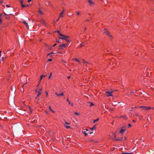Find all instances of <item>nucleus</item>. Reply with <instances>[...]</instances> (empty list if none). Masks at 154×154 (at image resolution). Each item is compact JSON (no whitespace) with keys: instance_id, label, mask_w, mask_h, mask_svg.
<instances>
[{"instance_id":"nucleus-1","label":"nucleus","mask_w":154,"mask_h":154,"mask_svg":"<svg viewBox=\"0 0 154 154\" xmlns=\"http://www.w3.org/2000/svg\"><path fill=\"white\" fill-rule=\"evenodd\" d=\"M113 90L112 89L110 91H106L105 92V95L107 97H108L109 96H112V93L113 92Z\"/></svg>"},{"instance_id":"nucleus-2","label":"nucleus","mask_w":154,"mask_h":154,"mask_svg":"<svg viewBox=\"0 0 154 154\" xmlns=\"http://www.w3.org/2000/svg\"><path fill=\"white\" fill-rule=\"evenodd\" d=\"M102 31L103 33L105 34L106 35H109L111 38L112 37V36L110 34L109 32L107 31L106 29H104Z\"/></svg>"},{"instance_id":"nucleus-3","label":"nucleus","mask_w":154,"mask_h":154,"mask_svg":"<svg viewBox=\"0 0 154 154\" xmlns=\"http://www.w3.org/2000/svg\"><path fill=\"white\" fill-rule=\"evenodd\" d=\"M60 35L61 36H62V37H60L59 38L60 39H65L66 41H67V37L64 35L61 34H60Z\"/></svg>"},{"instance_id":"nucleus-4","label":"nucleus","mask_w":154,"mask_h":154,"mask_svg":"<svg viewBox=\"0 0 154 154\" xmlns=\"http://www.w3.org/2000/svg\"><path fill=\"white\" fill-rule=\"evenodd\" d=\"M140 107L143 108V109L146 110H149L151 109H153V108H152L150 106H140Z\"/></svg>"},{"instance_id":"nucleus-5","label":"nucleus","mask_w":154,"mask_h":154,"mask_svg":"<svg viewBox=\"0 0 154 154\" xmlns=\"http://www.w3.org/2000/svg\"><path fill=\"white\" fill-rule=\"evenodd\" d=\"M42 90V88H41L38 90L37 91V89H36L35 90V91L36 92H37L38 93V94L37 95V97L36 98V99L37 98V97H38L41 94V91Z\"/></svg>"},{"instance_id":"nucleus-6","label":"nucleus","mask_w":154,"mask_h":154,"mask_svg":"<svg viewBox=\"0 0 154 154\" xmlns=\"http://www.w3.org/2000/svg\"><path fill=\"white\" fill-rule=\"evenodd\" d=\"M125 131V126L123 127H122V128L121 129L119 133L123 134L124 132Z\"/></svg>"},{"instance_id":"nucleus-7","label":"nucleus","mask_w":154,"mask_h":154,"mask_svg":"<svg viewBox=\"0 0 154 154\" xmlns=\"http://www.w3.org/2000/svg\"><path fill=\"white\" fill-rule=\"evenodd\" d=\"M66 45L64 44H63L62 45H59V49H62L63 48H65L66 47Z\"/></svg>"},{"instance_id":"nucleus-8","label":"nucleus","mask_w":154,"mask_h":154,"mask_svg":"<svg viewBox=\"0 0 154 154\" xmlns=\"http://www.w3.org/2000/svg\"><path fill=\"white\" fill-rule=\"evenodd\" d=\"M88 2L91 6H93L94 4V2H92L90 0H88Z\"/></svg>"},{"instance_id":"nucleus-9","label":"nucleus","mask_w":154,"mask_h":154,"mask_svg":"<svg viewBox=\"0 0 154 154\" xmlns=\"http://www.w3.org/2000/svg\"><path fill=\"white\" fill-rule=\"evenodd\" d=\"M23 22L26 25V26L28 28H29V26L27 23H26V22L24 20H23Z\"/></svg>"},{"instance_id":"nucleus-10","label":"nucleus","mask_w":154,"mask_h":154,"mask_svg":"<svg viewBox=\"0 0 154 154\" xmlns=\"http://www.w3.org/2000/svg\"><path fill=\"white\" fill-rule=\"evenodd\" d=\"M63 93H61L60 94H58L57 92H56V95L57 96H60L63 95Z\"/></svg>"},{"instance_id":"nucleus-11","label":"nucleus","mask_w":154,"mask_h":154,"mask_svg":"<svg viewBox=\"0 0 154 154\" xmlns=\"http://www.w3.org/2000/svg\"><path fill=\"white\" fill-rule=\"evenodd\" d=\"M96 125H94L93 126V128H91L90 129L92 131H93L94 130H95L96 129Z\"/></svg>"},{"instance_id":"nucleus-12","label":"nucleus","mask_w":154,"mask_h":154,"mask_svg":"<svg viewBox=\"0 0 154 154\" xmlns=\"http://www.w3.org/2000/svg\"><path fill=\"white\" fill-rule=\"evenodd\" d=\"M21 6H22V8H24V7L29 6V5H24L23 4H22V5H21Z\"/></svg>"},{"instance_id":"nucleus-13","label":"nucleus","mask_w":154,"mask_h":154,"mask_svg":"<svg viewBox=\"0 0 154 154\" xmlns=\"http://www.w3.org/2000/svg\"><path fill=\"white\" fill-rule=\"evenodd\" d=\"M49 109L50 111H51V112H53V113H54V111L51 108L50 106H49Z\"/></svg>"},{"instance_id":"nucleus-14","label":"nucleus","mask_w":154,"mask_h":154,"mask_svg":"<svg viewBox=\"0 0 154 154\" xmlns=\"http://www.w3.org/2000/svg\"><path fill=\"white\" fill-rule=\"evenodd\" d=\"M62 62L64 64L65 66H66V65H65V63H66V62L63 59H62Z\"/></svg>"},{"instance_id":"nucleus-15","label":"nucleus","mask_w":154,"mask_h":154,"mask_svg":"<svg viewBox=\"0 0 154 154\" xmlns=\"http://www.w3.org/2000/svg\"><path fill=\"white\" fill-rule=\"evenodd\" d=\"M38 12L40 13L41 14H43V13L42 12V11L40 9H39V11H38Z\"/></svg>"},{"instance_id":"nucleus-16","label":"nucleus","mask_w":154,"mask_h":154,"mask_svg":"<svg viewBox=\"0 0 154 154\" xmlns=\"http://www.w3.org/2000/svg\"><path fill=\"white\" fill-rule=\"evenodd\" d=\"M122 139V138H118L116 139V141L121 140Z\"/></svg>"},{"instance_id":"nucleus-17","label":"nucleus","mask_w":154,"mask_h":154,"mask_svg":"<svg viewBox=\"0 0 154 154\" xmlns=\"http://www.w3.org/2000/svg\"><path fill=\"white\" fill-rule=\"evenodd\" d=\"M122 154H133L132 153L123 152Z\"/></svg>"},{"instance_id":"nucleus-18","label":"nucleus","mask_w":154,"mask_h":154,"mask_svg":"<svg viewBox=\"0 0 154 154\" xmlns=\"http://www.w3.org/2000/svg\"><path fill=\"white\" fill-rule=\"evenodd\" d=\"M46 76L45 75H42L41 77H40V79H39V80L40 81H41V80L42 79V77H45Z\"/></svg>"},{"instance_id":"nucleus-19","label":"nucleus","mask_w":154,"mask_h":154,"mask_svg":"<svg viewBox=\"0 0 154 154\" xmlns=\"http://www.w3.org/2000/svg\"><path fill=\"white\" fill-rule=\"evenodd\" d=\"M113 134V133H110L109 135V138L111 139L112 138V135Z\"/></svg>"},{"instance_id":"nucleus-20","label":"nucleus","mask_w":154,"mask_h":154,"mask_svg":"<svg viewBox=\"0 0 154 154\" xmlns=\"http://www.w3.org/2000/svg\"><path fill=\"white\" fill-rule=\"evenodd\" d=\"M68 102H69V105H71L72 106H73V103H72L70 102H69L68 100Z\"/></svg>"},{"instance_id":"nucleus-21","label":"nucleus","mask_w":154,"mask_h":154,"mask_svg":"<svg viewBox=\"0 0 154 154\" xmlns=\"http://www.w3.org/2000/svg\"><path fill=\"white\" fill-rule=\"evenodd\" d=\"M99 120V119H97L95 120H94L93 121V123H95V122L98 121Z\"/></svg>"},{"instance_id":"nucleus-22","label":"nucleus","mask_w":154,"mask_h":154,"mask_svg":"<svg viewBox=\"0 0 154 154\" xmlns=\"http://www.w3.org/2000/svg\"><path fill=\"white\" fill-rule=\"evenodd\" d=\"M62 14H63L62 13H60V16H59V18L63 17V15H62Z\"/></svg>"},{"instance_id":"nucleus-23","label":"nucleus","mask_w":154,"mask_h":154,"mask_svg":"<svg viewBox=\"0 0 154 154\" xmlns=\"http://www.w3.org/2000/svg\"><path fill=\"white\" fill-rule=\"evenodd\" d=\"M65 123L66 124V125H65V127L66 128H67V122L65 121Z\"/></svg>"},{"instance_id":"nucleus-24","label":"nucleus","mask_w":154,"mask_h":154,"mask_svg":"<svg viewBox=\"0 0 154 154\" xmlns=\"http://www.w3.org/2000/svg\"><path fill=\"white\" fill-rule=\"evenodd\" d=\"M89 103L90 104V106H91L92 105H94V104L92 103H91V102H89Z\"/></svg>"},{"instance_id":"nucleus-25","label":"nucleus","mask_w":154,"mask_h":154,"mask_svg":"<svg viewBox=\"0 0 154 154\" xmlns=\"http://www.w3.org/2000/svg\"><path fill=\"white\" fill-rule=\"evenodd\" d=\"M83 61V62L84 63H88L86 61H85L84 60H82Z\"/></svg>"},{"instance_id":"nucleus-26","label":"nucleus","mask_w":154,"mask_h":154,"mask_svg":"<svg viewBox=\"0 0 154 154\" xmlns=\"http://www.w3.org/2000/svg\"><path fill=\"white\" fill-rule=\"evenodd\" d=\"M75 60L76 61H77V62H79V63H80V61H79V60H78L77 59V58H75Z\"/></svg>"},{"instance_id":"nucleus-27","label":"nucleus","mask_w":154,"mask_h":154,"mask_svg":"<svg viewBox=\"0 0 154 154\" xmlns=\"http://www.w3.org/2000/svg\"><path fill=\"white\" fill-rule=\"evenodd\" d=\"M76 14L77 15H79L80 14V12L79 11H77L76 12Z\"/></svg>"},{"instance_id":"nucleus-28","label":"nucleus","mask_w":154,"mask_h":154,"mask_svg":"<svg viewBox=\"0 0 154 154\" xmlns=\"http://www.w3.org/2000/svg\"><path fill=\"white\" fill-rule=\"evenodd\" d=\"M131 125L130 124H129L128 125V127L129 128L131 127Z\"/></svg>"},{"instance_id":"nucleus-29","label":"nucleus","mask_w":154,"mask_h":154,"mask_svg":"<svg viewBox=\"0 0 154 154\" xmlns=\"http://www.w3.org/2000/svg\"><path fill=\"white\" fill-rule=\"evenodd\" d=\"M49 3H49V2H48V1H47V2H46V4H46V5H48V4H49Z\"/></svg>"},{"instance_id":"nucleus-30","label":"nucleus","mask_w":154,"mask_h":154,"mask_svg":"<svg viewBox=\"0 0 154 154\" xmlns=\"http://www.w3.org/2000/svg\"><path fill=\"white\" fill-rule=\"evenodd\" d=\"M84 134H85V136H87V134L86 133V132L85 131H84Z\"/></svg>"},{"instance_id":"nucleus-31","label":"nucleus","mask_w":154,"mask_h":154,"mask_svg":"<svg viewBox=\"0 0 154 154\" xmlns=\"http://www.w3.org/2000/svg\"><path fill=\"white\" fill-rule=\"evenodd\" d=\"M2 15V14H0V17ZM2 20H1V19H0V23H2Z\"/></svg>"},{"instance_id":"nucleus-32","label":"nucleus","mask_w":154,"mask_h":154,"mask_svg":"<svg viewBox=\"0 0 154 154\" xmlns=\"http://www.w3.org/2000/svg\"><path fill=\"white\" fill-rule=\"evenodd\" d=\"M29 110H30V112L31 113L32 112V109H31L30 107L29 106Z\"/></svg>"},{"instance_id":"nucleus-33","label":"nucleus","mask_w":154,"mask_h":154,"mask_svg":"<svg viewBox=\"0 0 154 154\" xmlns=\"http://www.w3.org/2000/svg\"><path fill=\"white\" fill-rule=\"evenodd\" d=\"M75 115H77V116H79V113H77V112H75Z\"/></svg>"},{"instance_id":"nucleus-34","label":"nucleus","mask_w":154,"mask_h":154,"mask_svg":"<svg viewBox=\"0 0 154 154\" xmlns=\"http://www.w3.org/2000/svg\"><path fill=\"white\" fill-rule=\"evenodd\" d=\"M52 60V59H49L48 60V61H51Z\"/></svg>"},{"instance_id":"nucleus-35","label":"nucleus","mask_w":154,"mask_h":154,"mask_svg":"<svg viewBox=\"0 0 154 154\" xmlns=\"http://www.w3.org/2000/svg\"><path fill=\"white\" fill-rule=\"evenodd\" d=\"M4 60V57H2V59H1V60L2 61H3V60Z\"/></svg>"},{"instance_id":"nucleus-36","label":"nucleus","mask_w":154,"mask_h":154,"mask_svg":"<svg viewBox=\"0 0 154 154\" xmlns=\"http://www.w3.org/2000/svg\"><path fill=\"white\" fill-rule=\"evenodd\" d=\"M55 32H57V33H58L59 34V35H60V32L59 31H56Z\"/></svg>"},{"instance_id":"nucleus-37","label":"nucleus","mask_w":154,"mask_h":154,"mask_svg":"<svg viewBox=\"0 0 154 154\" xmlns=\"http://www.w3.org/2000/svg\"><path fill=\"white\" fill-rule=\"evenodd\" d=\"M6 6L7 7H10V5H6Z\"/></svg>"},{"instance_id":"nucleus-38","label":"nucleus","mask_w":154,"mask_h":154,"mask_svg":"<svg viewBox=\"0 0 154 154\" xmlns=\"http://www.w3.org/2000/svg\"><path fill=\"white\" fill-rule=\"evenodd\" d=\"M13 66H14V65L13 64L11 65V68H13Z\"/></svg>"},{"instance_id":"nucleus-39","label":"nucleus","mask_w":154,"mask_h":154,"mask_svg":"<svg viewBox=\"0 0 154 154\" xmlns=\"http://www.w3.org/2000/svg\"><path fill=\"white\" fill-rule=\"evenodd\" d=\"M3 3L2 1L0 0V3Z\"/></svg>"},{"instance_id":"nucleus-40","label":"nucleus","mask_w":154,"mask_h":154,"mask_svg":"<svg viewBox=\"0 0 154 154\" xmlns=\"http://www.w3.org/2000/svg\"><path fill=\"white\" fill-rule=\"evenodd\" d=\"M27 83V82H26V83H25L24 85H23V86H22V88H23V87L24 86V85H25V84H26Z\"/></svg>"},{"instance_id":"nucleus-41","label":"nucleus","mask_w":154,"mask_h":154,"mask_svg":"<svg viewBox=\"0 0 154 154\" xmlns=\"http://www.w3.org/2000/svg\"><path fill=\"white\" fill-rule=\"evenodd\" d=\"M116 134H114V137L116 138Z\"/></svg>"},{"instance_id":"nucleus-42","label":"nucleus","mask_w":154,"mask_h":154,"mask_svg":"<svg viewBox=\"0 0 154 154\" xmlns=\"http://www.w3.org/2000/svg\"><path fill=\"white\" fill-rule=\"evenodd\" d=\"M53 53H53L52 52V53H51L50 54H48V55H50V54H53Z\"/></svg>"},{"instance_id":"nucleus-43","label":"nucleus","mask_w":154,"mask_h":154,"mask_svg":"<svg viewBox=\"0 0 154 154\" xmlns=\"http://www.w3.org/2000/svg\"><path fill=\"white\" fill-rule=\"evenodd\" d=\"M70 77L71 78V76H68V79H69Z\"/></svg>"},{"instance_id":"nucleus-44","label":"nucleus","mask_w":154,"mask_h":154,"mask_svg":"<svg viewBox=\"0 0 154 154\" xmlns=\"http://www.w3.org/2000/svg\"><path fill=\"white\" fill-rule=\"evenodd\" d=\"M1 52H2V51H0V57H1Z\"/></svg>"},{"instance_id":"nucleus-45","label":"nucleus","mask_w":154,"mask_h":154,"mask_svg":"<svg viewBox=\"0 0 154 154\" xmlns=\"http://www.w3.org/2000/svg\"><path fill=\"white\" fill-rule=\"evenodd\" d=\"M31 0H28V2H30L31 1Z\"/></svg>"},{"instance_id":"nucleus-46","label":"nucleus","mask_w":154,"mask_h":154,"mask_svg":"<svg viewBox=\"0 0 154 154\" xmlns=\"http://www.w3.org/2000/svg\"><path fill=\"white\" fill-rule=\"evenodd\" d=\"M64 11V10L61 13H62V14H63V13Z\"/></svg>"},{"instance_id":"nucleus-47","label":"nucleus","mask_w":154,"mask_h":154,"mask_svg":"<svg viewBox=\"0 0 154 154\" xmlns=\"http://www.w3.org/2000/svg\"><path fill=\"white\" fill-rule=\"evenodd\" d=\"M45 112H46V113H47V114H48V112L47 111H45Z\"/></svg>"},{"instance_id":"nucleus-48","label":"nucleus","mask_w":154,"mask_h":154,"mask_svg":"<svg viewBox=\"0 0 154 154\" xmlns=\"http://www.w3.org/2000/svg\"><path fill=\"white\" fill-rule=\"evenodd\" d=\"M59 18H60L59 17L58 19H57V20H56L57 21H58L59 20Z\"/></svg>"},{"instance_id":"nucleus-49","label":"nucleus","mask_w":154,"mask_h":154,"mask_svg":"<svg viewBox=\"0 0 154 154\" xmlns=\"http://www.w3.org/2000/svg\"><path fill=\"white\" fill-rule=\"evenodd\" d=\"M47 96H48V93L47 92H46Z\"/></svg>"},{"instance_id":"nucleus-50","label":"nucleus","mask_w":154,"mask_h":154,"mask_svg":"<svg viewBox=\"0 0 154 154\" xmlns=\"http://www.w3.org/2000/svg\"><path fill=\"white\" fill-rule=\"evenodd\" d=\"M132 121H133V122H135V121L134 120H132Z\"/></svg>"},{"instance_id":"nucleus-51","label":"nucleus","mask_w":154,"mask_h":154,"mask_svg":"<svg viewBox=\"0 0 154 154\" xmlns=\"http://www.w3.org/2000/svg\"><path fill=\"white\" fill-rule=\"evenodd\" d=\"M51 75H50V76H49V77H48V79H50V78H51Z\"/></svg>"},{"instance_id":"nucleus-52","label":"nucleus","mask_w":154,"mask_h":154,"mask_svg":"<svg viewBox=\"0 0 154 154\" xmlns=\"http://www.w3.org/2000/svg\"><path fill=\"white\" fill-rule=\"evenodd\" d=\"M89 21V20H86V21L88 22V21Z\"/></svg>"},{"instance_id":"nucleus-53","label":"nucleus","mask_w":154,"mask_h":154,"mask_svg":"<svg viewBox=\"0 0 154 154\" xmlns=\"http://www.w3.org/2000/svg\"><path fill=\"white\" fill-rule=\"evenodd\" d=\"M56 45H57V44H55L54 45V46H56Z\"/></svg>"},{"instance_id":"nucleus-54","label":"nucleus","mask_w":154,"mask_h":154,"mask_svg":"<svg viewBox=\"0 0 154 154\" xmlns=\"http://www.w3.org/2000/svg\"><path fill=\"white\" fill-rule=\"evenodd\" d=\"M92 133H93V132H90V134H92Z\"/></svg>"},{"instance_id":"nucleus-55","label":"nucleus","mask_w":154,"mask_h":154,"mask_svg":"<svg viewBox=\"0 0 154 154\" xmlns=\"http://www.w3.org/2000/svg\"><path fill=\"white\" fill-rule=\"evenodd\" d=\"M136 108V107L135 106H134V107H132V108Z\"/></svg>"},{"instance_id":"nucleus-56","label":"nucleus","mask_w":154,"mask_h":154,"mask_svg":"<svg viewBox=\"0 0 154 154\" xmlns=\"http://www.w3.org/2000/svg\"><path fill=\"white\" fill-rule=\"evenodd\" d=\"M85 130H86V131H88V129H85Z\"/></svg>"},{"instance_id":"nucleus-57","label":"nucleus","mask_w":154,"mask_h":154,"mask_svg":"<svg viewBox=\"0 0 154 154\" xmlns=\"http://www.w3.org/2000/svg\"><path fill=\"white\" fill-rule=\"evenodd\" d=\"M68 129L69 128H70V127H69V126H68Z\"/></svg>"},{"instance_id":"nucleus-58","label":"nucleus","mask_w":154,"mask_h":154,"mask_svg":"<svg viewBox=\"0 0 154 154\" xmlns=\"http://www.w3.org/2000/svg\"><path fill=\"white\" fill-rule=\"evenodd\" d=\"M86 29V28H85V30Z\"/></svg>"},{"instance_id":"nucleus-59","label":"nucleus","mask_w":154,"mask_h":154,"mask_svg":"<svg viewBox=\"0 0 154 154\" xmlns=\"http://www.w3.org/2000/svg\"><path fill=\"white\" fill-rule=\"evenodd\" d=\"M52 75V73H51L50 74V75H51H51Z\"/></svg>"},{"instance_id":"nucleus-60","label":"nucleus","mask_w":154,"mask_h":154,"mask_svg":"<svg viewBox=\"0 0 154 154\" xmlns=\"http://www.w3.org/2000/svg\"><path fill=\"white\" fill-rule=\"evenodd\" d=\"M125 139H126L127 138H126V137H125Z\"/></svg>"},{"instance_id":"nucleus-61","label":"nucleus","mask_w":154,"mask_h":154,"mask_svg":"<svg viewBox=\"0 0 154 154\" xmlns=\"http://www.w3.org/2000/svg\"><path fill=\"white\" fill-rule=\"evenodd\" d=\"M60 42L59 41H57V42Z\"/></svg>"},{"instance_id":"nucleus-62","label":"nucleus","mask_w":154,"mask_h":154,"mask_svg":"<svg viewBox=\"0 0 154 154\" xmlns=\"http://www.w3.org/2000/svg\"><path fill=\"white\" fill-rule=\"evenodd\" d=\"M38 100H40V99H39V98H38Z\"/></svg>"},{"instance_id":"nucleus-63","label":"nucleus","mask_w":154,"mask_h":154,"mask_svg":"<svg viewBox=\"0 0 154 154\" xmlns=\"http://www.w3.org/2000/svg\"><path fill=\"white\" fill-rule=\"evenodd\" d=\"M38 86H39V85H37V87H38Z\"/></svg>"},{"instance_id":"nucleus-64","label":"nucleus","mask_w":154,"mask_h":154,"mask_svg":"<svg viewBox=\"0 0 154 154\" xmlns=\"http://www.w3.org/2000/svg\"><path fill=\"white\" fill-rule=\"evenodd\" d=\"M133 93H134V92H131V94H133Z\"/></svg>"}]
</instances>
